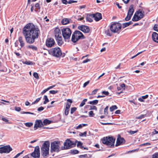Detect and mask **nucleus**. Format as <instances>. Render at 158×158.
Returning a JSON list of instances; mask_svg holds the SVG:
<instances>
[{
	"instance_id": "34",
	"label": "nucleus",
	"mask_w": 158,
	"mask_h": 158,
	"mask_svg": "<svg viewBox=\"0 0 158 158\" xmlns=\"http://www.w3.org/2000/svg\"><path fill=\"white\" fill-rule=\"evenodd\" d=\"M132 22L131 21L129 22L123 24V26H124V27H126L129 26V25L132 24Z\"/></svg>"
},
{
	"instance_id": "58",
	"label": "nucleus",
	"mask_w": 158,
	"mask_h": 158,
	"mask_svg": "<svg viewBox=\"0 0 158 158\" xmlns=\"http://www.w3.org/2000/svg\"><path fill=\"white\" fill-rule=\"evenodd\" d=\"M48 90V89L47 88L46 89H44L43 90L42 92H41V94H44Z\"/></svg>"
},
{
	"instance_id": "14",
	"label": "nucleus",
	"mask_w": 158,
	"mask_h": 158,
	"mask_svg": "<svg viewBox=\"0 0 158 158\" xmlns=\"http://www.w3.org/2000/svg\"><path fill=\"white\" fill-rule=\"evenodd\" d=\"M55 43L54 39L52 38H49L46 40V45L48 47H51L54 45Z\"/></svg>"
},
{
	"instance_id": "53",
	"label": "nucleus",
	"mask_w": 158,
	"mask_h": 158,
	"mask_svg": "<svg viewBox=\"0 0 158 158\" xmlns=\"http://www.w3.org/2000/svg\"><path fill=\"white\" fill-rule=\"evenodd\" d=\"M98 89H97L93 90L91 94L93 95L95 94L96 93L97 91H98Z\"/></svg>"
},
{
	"instance_id": "9",
	"label": "nucleus",
	"mask_w": 158,
	"mask_h": 158,
	"mask_svg": "<svg viewBox=\"0 0 158 158\" xmlns=\"http://www.w3.org/2000/svg\"><path fill=\"white\" fill-rule=\"evenodd\" d=\"M64 149H68L74 147L75 144L69 139L66 140L64 143Z\"/></svg>"
},
{
	"instance_id": "29",
	"label": "nucleus",
	"mask_w": 158,
	"mask_h": 158,
	"mask_svg": "<svg viewBox=\"0 0 158 158\" xmlns=\"http://www.w3.org/2000/svg\"><path fill=\"white\" fill-rule=\"evenodd\" d=\"M27 48L29 49H32L33 50H36L37 48L36 47L33 45H30L27 46Z\"/></svg>"
},
{
	"instance_id": "36",
	"label": "nucleus",
	"mask_w": 158,
	"mask_h": 158,
	"mask_svg": "<svg viewBox=\"0 0 158 158\" xmlns=\"http://www.w3.org/2000/svg\"><path fill=\"white\" fill-rule=\"evenodd\" d=\"M20 113L21 114H32V115H35V114L34 113L30 112H25V111H21L20 112Z\"/></svg>"
},
{
	"instance_id": "10",
	"label": "nucleus",
	"mask_w": 158,
	"mask_h": 158,
	"mask_svg": "<svg viewBox=\"0 0 158 158\" xmlns=\"http://www.w3.org/2000/svg\"><path fill=\"white\" fill-rule=\"evenodd\" d=\"M60 143L58 141H55L51 143L52 150L55 152L59 151L60 148Z\"/></svg>"
},
{
	"instance_id": "8",
	"label": "nucleus",
	"mask_w": 158,
	"mask_h": 158,
	"mask_svg": "<svg viewBox=\"0 0 158 158\" xmlns=\"http://www.w3.org/2000/svg\"><path fill=\"white\" fill-rule=\"evenodd\" d=\"M143 12L142 11H138L135 13L132 19L133 21H136L139 20L143 17Z\"/></svg>"
},
{
	"instance_id": "57",
	"label": "nucleus",
	"mask_w": 158,
	"mask_h": 158,
	"mask_svg": "<svg viewBox=\"0 0 158 158\" xmlns=\"http://www.w3.org/2000/svg\"><path fill=\"white\" fill-rule=\"evenodd\" d=\"M153 158H158V153H155L153 155Z\"/></svg>"
},
{
	"instance_id": "51",
	"label": "nucleus",
	"mask_w": 158,
	"mask_h": 158,
	"mask_svg": "<svg viewBox=\"0 0 158 158\" xmlns=\"http://www.w3.org/2000/svg\"><path fill=\"white\" fill-rule=\"evenodd\" d=\"M77 1H74L72 0H69L68 2V3L69 4H71L73 3L77 2Z\"/></svg>"
},
{
	"instance_id": "17",
	"label": "nucleus",
	"mask_w": 158,
	"mask_h": 158,
	"mask_svg": "<svg viewBox=\"0 0 158 158\" xmlns=\"http://www.w3.org/2000/svg\"><path fill=\"white\" fill-rule=\"evenodd\" d=\"M92 16L96 21H98L102 19V14L100 13H97L92 14Z\"/></svg>"
},
{
	"instance_id": "13",
	"label": "nucleus",
	"mask_w": 158,
	"mask_h": 158,
	"mask_svg": "<svg viewBox=\"0 0 158 158\" xmlns=\"http://www.w3.org/2000/svg\"><path fill=\"white\" fill-rule=\"evenodd\" d=\"M12 150V148L9 146H5L0 148V153H9Z\"/></svg>"
},
{
	"instance_id": "42",
	"label": "nucleus",
	"mask_w": 158,
	"mask_h": 158,
	"mask_svg": "<svg viewBox=\"0 0 158 158\" xmlns=\"http://www.w3.org/2000/svg\"><path fill=\"white\" fill-rule=\"evenodd\" d=\"M33 75L34 77L36 79H38L39 78V76L38 74L37 73H33Z\"/></svg>"
},
{
	"instance_id": "60",
	"label": "nucleus",
	"mask_w": 158,
	"mask_h": 158,
	"mask_svg": "<svg viewBox=\"0 0 158 158\" xmlns=\"http://www.w3.org/2000/svg\"><path fill=\"white\" fill-rule=\"evenodd\" d=\"M102 94L107 95L109 94V93L108 91H103L102 92Z\"/></svg>"
},
{
	"instance_id": "18",
	"label": "nucleus",
	"mask_w": 158,
	"mask_h": 158,
	"mask_svg": "<svg viewBox=\"0 0 158 158\" xmlns=\"http://www.w3.org/2000/svg\"><path fill=\"white\" fill-rule=\"evenodd\" d=\"M125 142L124 139L123 138L121 137H118L116 141V143L115 146H117L121 144H123Z\"/></svg>"
},
{
	"instance_id": "56",
	"label": "nucleus",
	"mask_w": 158,
	"mask_h": 158,
	"mask_svg": "<svg viewBox=\"0 0 158 158\" xmlns=\"http://www.w3.org/2000/svg\"><path fill=\"white\" fill-rule=\"evenodd\" d=\"M138 131L136 130L135 131H129V133L131 134H134L135 133H136L138 132Z\"/></svg>"
},
{
	"instance_id": "24",
	"label": "nucleus",
	"mask_w": 158,
	"mask_h": 158,
	"mask_svg": "<svg viewBox=\"0 0 158 158\" xmlns=\"http://www.w3.org/2000/svg\"><path fill=\"white\" fill-rule=\"evenodd\" d=\"M67 102L66 103V108L69 109L73 101L70 99H68L67 100Z\"/></svg>"
},
{
	"instance_id": "31",
	"label": "nucleus",
	"mask_w": 158,
	"mask_h": 158,
	"mask_svg": "<svg viewBox=\"0 0 158 158\" xmlns=\"http://www.w3.org/2000/svg\"><path fill=\"white\" fill-rule=\"evenodd\" d=\"M98 102V100H94L92 101H90L88 103L91 105H96Z\"/></svg>"
},
{
	"instance_id": "40",
	"label": "nucleus",
	"mask_w": 158,
	"mask_h": 158,
	"mask_svg": "<svg viewBox=\"0 0 158 158\" xmlns=\"http://www.w3.org/2000/svg\"><path fill=\"white\" fill-rule=\"evenodd\" d=\"M79 158H88V156L87 154L84 155H81L79 156Z\"/></svg>"
},
{
	"instance_id": "39",
	"label": "nucleus",
	"mask_w": 158,
	"mask_h": 158,
	"mask_svg": "<svg viewBox=\"0 0 158 158\" xmlns=\"http://www.w3.org/2000/svg\"><path fill=\"white\" fill-rule=\"evenodd\" d=\"M25 125L28 127H30L33 124L32 123H25Z\"/></svg>"
},
{
	"instance_id": "48",
	"label": "nucleus",
	"mask_w": 158,
	"mask_h": 158,
	"mask_svg": "<svg viewBox=\"0 0 158 158\" xmlns=\"http://www.w3.org/2000/svg\"><path fill=\"white\" fill-rule=\"evenodd\" d=\"M143 52V51H142V52H138L137 54L136 55H135L132 56L131 58V59H133V58H135V57H136L137 56H138V55H139L140 54H141V53H142Z\"/></svg>"
},
{
	"instance_id": "35",
	"label": "nucleus",
	"mask_w": 158,
	"mask_h": 158,
	"mask_svg": "<svg viewBox=\"0 0 158 158\" xmlns=\"http://www.w3.org/2000/svg\"><path fill=\"white\" fill-rule=\"evenodd\" d=\"M105 33L106 34V35L108 36H110L112 35V33L109 30H106L105 32Z\"/></svg>"
},
{
	"instance_id": "27",
	"label": "nucleus",
	"mask_w": 158,
	"mask_h": 158,
	"mask_svg": "<svg viewBox=\"0 0 158 158\" xmlns=\"http://www.w3.org/2000/svg\"><path fill=\"white\" fill-rule=\"evenodd\" d=\"M35 11L40 12V4L39 3H37L35 4Z\"/></svg>"
},
{
	"instance_id": "50",
	"label": "nucleus",
	"mask_w": 158,
	"mask_h": 158,
	"mask_svg": "<svg viewBox=\"0 0 158 158\" xmlns=\"http://www.w3.org/2000/svg\"><path fill=\"white\" fill-rule=\"evenodd\" d=\"M15 110L17 111H20L21 110V108L20 107H15Z\"/></svg>"
},
{
	"instance_id": "37",
	"label": "nucleus",
	"mask_w": 158,
	"mask_h": 158,
	"mask_svg": "<svg viewBox=\"0 0 158 158\" xmlns=\"http://www.w3.org/2000/svg\"><path fill=\"white\" fill-rule=\"evenodd\" d=\"M71 152L72 154H78L79 153V151L77 150H71Z\"/></svg>"
},
{
	"instance_id": "62",
	"label": "nucleus",
	"mask_w": 158,
	"mask_h": 158,
	"mask_svg": "<svg viewBox=\"0 0 158 158\" xmlns=\"http://www.w3.org/2000/svg\"><path fill=\"white\" fill-rule=\"evenodd\" d=\"M62 2L65 5L68 3V2L66 0H62Z\"/></svg>"
},
{
	"instance_id": "45",
	"label": "nucleus",
	"mask_w": 158,
	"mask_h": 158,
	"mask_svg": "<svg viewBox=\"0 0 158 158\" xmlns=\"http://www.w3.org/2000/svg\"><path fill=\"white\" fill-rule=\"evenodd\" d=\"M69 111V109L65 108L64 114L66 115H67L68 114Z\"/></svg>"
},
{
	"instance_id": "12",
	"label": "nucleus",
	"mask_w": 158,
	"mask_h": 158,
	"mask_svg": "<svg viewBox=\"0 0 158 158\" xmlns=\"http://www.w3.org/2000/svg\"><path fill=\"white\" fill-rule=\"evenodd\" d=\"M31 155L33 157L35 158L40 157V148L38 146H37L35 148L34 151L31 153Z\"/></svg>"
},
{
	"instance_id": "33",
	"label": "nucleus",
	"mask_w": 158,
	"mask_h": 158,
	"mask_svg": "<svg viewBox=\"0 0 158 158\" xmlns=\"http://www.w3.org/2000/svg\"><path fill=\"white\" fill-rule=\"evenodd\" d=\"M117 109V106L116 105H114L110 107V111L112 112L114 110Z\"/></svg>"
},
{
	"instance_id": "52",
	"label": "nucleus",
	"mask_w": 158,
	"mask_h": 158,
	"mask_svg": "<svg viewBox=\"0 0 158 158\" xmlns=\"http://www.w3.org/2000/svg\"><path fill=\"white\" fill-rule=\"evenodd\" d=\"M90 110H97V108L95 106H90Z\"/></svg>"
},
{
	"instance_id": "59",
	"label": "nucleus",
	"mask_w": 158,
	"mask_h": 158,
	"mask_svg": "<svg viewBox=\"0 0 158 158\" xmlns=\"http://www.w3.org/2000/svg\"><path fill=\"white\" fill-rule=\"evenodd\" d=\"M44 109V108L42 106H40L37 109V110L38 111H41L43 110Z\"/></svg>"
},
{
	"instance_id": "64",
	"label": "nucleus",
	"mask_w": 158,
	"mask_h": 158,
	"mask_svg": "<svg viewBox=\"0 0 158 158\" xmlns=\"http://www.w3.org/2000/svg\"><path fill=\"white\" fill-rule=\"evenodd\" d=\"M82 127V124H80L76 127V129H79L81 128Z\"/></svg>"
},
{
	"instance_id": "4",
	"label": "nucleus",
	"mask_w": 158,
	"mask_h": 158,
	"mask_svg": "<svg viewBox=\"0 0 158 158\" xmlns=\"http://www.w3.org/2000/svg\"><path fill=\"white\" fill-rule=\"evenodd\" d=\"M103 143L106 144L109 147L114 146L115 139L112 137H106L101 139Z\"/></svg>"
},
{
	"instance_id": "5",
	"label": "nucleus",
	"mask_w": 158,
	"mask_h": 158,
	"mask_svg": "<svg viewBox=\"0 0 158 158\" xmlns=\"http://www.w3.org/2000/svg\"><path fill=\"white\" fill-rule=\"evenodd\" d=\"M61 31L65 41L70 39L72 31L69 28H63L62 29Z\"/></svg>"
},
{
	"instance_id": "44",
	"label": "nucleus",
	"mask_w": 158,
	"mask_h": 158,
	"mask_svg": "<svg viewBox=\"0 0 158 158\" xmlns=\"http://www.w3.org/2000/svg\"><path fill=\"white\" fill-rule=\"evenodd\" d=\"M77 108L76 107L72 108L71 109L70 113L71 114H73L76 110Z\"/></svg>"
},
{
	"instance_id": "21",
	"label": "nucleus",
	"mask_w": 158,
	"mask_h": 158,
	"mask_svg": "<svg viewBox=\"0 0 158 158\" xmlns=\"http://www.w3.org/2000/svg\"><path fill=\"white\" fill-rule=\"evenodd\" d=\"M72 22L71 19L64 18L62 19L61 21V23L63 25H66L69 23H70Z\"/></svg>"
},
{
	"instance_id": "41",
	"label": "nucleus",
	"mask_w": 158,
	"mask_h": 158,
	"mask_svg": "<svg viewBox=\"0 0 158 158\" xmlns=\"http://www.w3.org/2000/svg\"><path fill=\"white\" fill-rule=\"evenodd\" d=\"M108 106H107L104 109V114L106 115H107L108 114Z\"/></svg>"
},
{
	"instance_id": "20",
	"label": "nucleus",
	"mask_w": 158,
	"mask_h": 158,
	"mask_svg": "<svg viewBox=\"0 0 158 158\" xmlns=\"http://www.w3.org/2000/svg\"><path fill=\"white\" fill-rule=\"evenodd\" d=\"M152 38L153 41L158 43V34L156 32H153L152 35Z\"/></svg>"
},
{
	"instance_id": "43",
	"label": "nucleus",
	"mask_w": 158,
	"mask_h": 158,
	"mask_svg": "<svg viewBox=\"0 0 158 158\" xmlns=\"http://www.w3.org/2000/svg\"><path fill=\"white\" fill-rule=\"evenodd\" d=\"M151 144L149 143H143L142 144H141L139 146H148L150 145Z\"/></svg>"
},
{
	"instance_id": "25",
	"label": "nucleus",
	"mask_w": 158,
	"mask_h": 158,
	"mask_svg": "<svg viewBox=\"0 0 158 158\" xmlns=\"http://www.w3.org/2000/svg\"><path fill=\"white\" fill-rule=\"evenodd\" d=\"M92 18H93L92 16V14H88L86 17V20L87 21L91 22L93 21Z\"/></svg>"
},
{
	"instance_id": "7",
	"label": "nucleus",
	"mask_w": 158,
	"mask_h": 158,
	"mask_svg": "<svg viewBox=\"0 0 158 158\" xmlns=\"http://www.w3.org/2000/svg\"><path fill=\"white\" fill-rule=\"evenodd\" d=\"M121 28V25L119 23H114L110 26L111 31L113 33H116L119 31Z\"/></svg>"
},
{
	"instance_id": "32",
	"label": "nucleus",
	"mask_w": 158,
	"mask_h": 158,
	"mask_svg": "<svg viewBox=\"0 0 158 158\" xmlns=\"http://www.w3.org/2000/svg\"><path fill=\"white\" fill-rule=\"evenodd\" d=\"M87 99H84L81 102L80 104V107H82L85 104V102H87Z\"/></svg>"
},
{
	"instance_id": "16",
	"label": "nucleus",
	"mask_w": 158,
	"mask_h": 158,
	"mask_svg": "<svg viewBox=\"0 0 158 158\" xmlns=\"http://www.w3.org/2000/svg\"><path fill=\"white\" fill-rule=\"evenodd\" d=\"M42 126H43V123L42 121L40 120H36L34 124V130H36L38 128L41 127Z\"/></svg>"
},
{
	"instance_id": "19",
	"label": "nucleus",
	"mask_w": 158,
	"mask_h": 158,
	"mask_svg": "<svg viewBox=\"0 0 158 158\" xmlns=\"http://www.w3.org/2000/svg\"><path fill=\"white\" fill-rule=\"evenodd\" d=\"M54 34L56 38L59 37L61 35V31L60 29L57 28H56L54 31Z\"/></svg>"
},
{
	"instance_id": "15",
	"label": "nucleus",
	"mask_w": 158,
	"mask_h": 158,
	"mask_svg": "<svg viewBox=\"0 0 158 158\" xmlns=\"http://www.w3.org/2000/svg\"><path fill=\"white\" fill-rule=\"evenodd\" d=\"M78 28L84 33H88L90 31V29L89 27L85 25L79 26L78 27Z\"/></svg>"
},
{
	"instance_id": "11",
	"label": "nucleus",
	"mask_w": 158,
	"mask_h": 158,
	"mask_svg": "<svg viewBox=\"0 0 158 158\" xmlns=\"http://www.w3.org/2000/svg\"><path fill=\"white\" fill-rule=\"evenodd\" d=\"M134 12L133 5H131L129 8L127 15L125 18L126 21H128L130 20Z\"/></svg>"
},
{
	"instance_id": "6",
	"label": "nucleus",
	"mask_w": 158,
	"mask_h": 158,
	"mask_svg": "<svg viewBox=\"0 0 158 158\" xmlns=\"http://www.w3.org/2000/svg\"><path fill=\"white\" fill-rule=\"evenodd\" d=\"M50 143L49 141L45 142L41 148V154L44 156H46L49 153Z\"/></svg>"
},
{
	"instance_id": "54",
	"label": "nucleus",
	"mask_w": 158,
	"mask_h": 158,
	"mask_svg": "<svg viewBox=\"0 0 158 158\" xmlns=\"http://www.w3.org/2000/svg\"><path fill=\"white\" fill-rule=\"evenodd\" d=\"M2 119L3 121H5V122H7V123H9L8 122V120L6 118H5L4 117H2Z\"/></svg>"
},
{
	"instance_id": "63",
	"label": "nucleus",
	"mask_w": 158,
	"mask_h": 158,
	"mask_svg": "<svg viewBox=\"0 0 158 158\" xmlns=\"http://www.w3.org/2000/svg\"><path fill=\"white\" fill-rule=\"evenodd\" d=\"M89 61H90V60L87 59L85 60H83L82 62V63H87Z\"/></svg>"
},
{
	"instance_id": "61",
	"label": "nucleus",
	"mask_w": 158,
	"mask_h": 158,
	"mask_svg": "<svg viewBox=\"0 0 158 158\" xmlns=\"http://www.w3.org/2000/svg\"><path fill=\"white\" fill-rule=\"evenodd\" d=\"M89 81H87L85 82V83L83 84V87H86L89 84Z\"/></svg>"
},
{
	"instance_id": "26",
	"label": "nucleus",
	"mask_w": 158,
	"mask_h": 158,
	"mask_svg": "<svg viewBox=\"0 0 158 158\" xmlns=\"http://www.w3.org/2000/svg\"><path fill=\"white\" fill-rule=\"evenodd\" d=\"M52 121L49 120L47 119H44L43 123V126L46 125L50 124L52 123Z\"/></svg>"
},
{
	"instance_id": "49",
	"label": "nucleus",
	"mask_w": 158,
	"mask_h": 158,
	"mask_svg": "<svg viewBox=\"0 0 158 158\" xmlns=\"http://www.w3.org/2000/svg\"><path fill=\"white\" fill-rule=\"evenodd\" d=\"M145 116V115L142 114L139 116H138L136 117L137 119H141L143 118Z\"/></svg>"
},
{
	"instance_id": "38",
	"label": "nucleus",
	"mask_w": 158,
	"mask_h": 158,
	"mask_svg": "<svg viewBox=\"0 0 158 158\" xmlns=\"http://www.w3.org/2000/svg\"><path fill=\"white\" fill-rule=\"evenodd\" d=\"M89 116L90 117H93L95 115V114L93 113L92 111H90L89 112Z\"/></svg>"
},
{
	"instance_id": "46",
	"label": "nucleus",
	"mask_w": 158,
	"mask_h": 158,
	"mask_svg": "<svg viewBox=\"0 0 158 158\" xmlns=\"http://www.w3.org/2000/svg\"><path fill=\"white\" fill-rule=\"evenodd\" d=\"M58 92V91L57 90H50L49 91V93L52 94H55L56 93H57Z\"/></svg>"
},
{
	"instance_id": "22",
	"label": "nucleus",
	"mask_w": 158,
	"mask_h": 158,
	"mask_svg": "<svg viewBox=\"0 0 158 158\" xmlns=\"http://www.w3.org/2000/svg\"><path fill=\"white\" fill-rule=\"evenodd\" d=\"M18 40L20 43V45L21 47H23L25 45V43L23 37L20 36L18 39Z\"/></svg>"
},
{
	"instance_id": "55",
	"label": "nucleus",
	"mask_w": 158,
	"mask_h": 158,
	"mask_svg": "<svg viewBox=\"0 0 158 158\" xmlns=\"http://www.w3.org/2000/svg\"><path fill=\"white\" fill-rule=\"evenodd\" d=\"M82 145V143L80 141H78L77 144V147H80L81 146V145Z\"/></svg>"
},
{
	"instance_id": "1",
	"label": "nucleus",
	"mask_w": 158,
	"mask_h": 158,
	"mask_svg": "<svg viewBox=\"0 0 158 158\" xmlns=\"http://www.w3.org/2000/svg\"><path fill=\"white\" fill-rule=\"evenodd\" d=\"M23 33L27 43L32 44L37 39L40 35L39 28L33 24L29 23L23 27Z\"/></svg>"
},
{
	"instance_id": "30",
	"label": "nucleus",
	"mask_w": 158,
	"mask_h": 158,
	"mask_svg": "<svg viewBox=\"0 0 158 158\" xmlns=\"http://www.w3.org/2000/svg\"><path fill=\"white\" fill-rule=\"evenodd\" d=\"M44 104H46L47 102H49V100L46 95H45L44 96Z\"/></svg>"
},
{
	"instance_id": "23",
	"label": "nucleus",
	"mask_w": 158,
	"mask_h": 158,
	"mask_svg": "<svg viewBox=\"0 0 158 158\" xmlns=\"http://www.w3.org/2000/svg\"><path fill=\"white\" fill-rule=\"evenodd\" d=\"M56 39L59 45H61L64 42L62 36H60Z\"/></svg>"
},
{
	"instance_id": "47",
	"label": "nucleus",
	"mask_w": 158,
	"mask_h": 158,
	"mask_svg": "<svg viewBox=\"0 0 158 158\" xmlns=\"http://www.w3.org/2000/svg\"><path fill=\"white\" fill-rule=\"evenodd\" d=\"M154 30L158 32V25H155L154 27Z\"/></svg>"
},
{
	"instance_id": "3",
	"label": "nucleus",
	"mask_w": 158,
	"mask_h": 158,
	"mask_svg": "<svg viewBox=\"0 0 158 158\" xmlns=\"http://www.w3.org/2000/svg\"><path fill=\"white\" fill-rule=\"evenodd\" d=\"M85 38L84 36L81 32L78 31H76L72 34L71 40L73 43H76L79 39Z\"/></svg>"
},
{
	"instance_id": "2",
	"label": "nucleus",
	"mask_w": 158,
	"mask_h": 158,
	"mask_svg": "<svg viewBox=\"0 0 158 158\" xmlns=\"http://www.w3.org/2000/svg\"><path fill=\"white\" fill-rule=\"evenodd\" d=\"M48 52L51 55L57 57L61 56L64 57L65 56V53H62L61 50L58 47L52 48Z\"/></svg>"
},
{
	"instance_id": "28",
	"label": "nucleus",
	"mask_w": 158,
	"mask_h": 158,
	"mask_svg": "<svg viewBox=\"0 0 158 158\" xmlns=\"http://www.w3.org/2000/svg\"><path fill=\"white\" fill-rule=\"evenodd\" d=\"M22 63L23 64H26L27 65H32L33 64V62L30 61L26 60L25 61H23L22 62Z\"/></svg>"
}]
</instances>
